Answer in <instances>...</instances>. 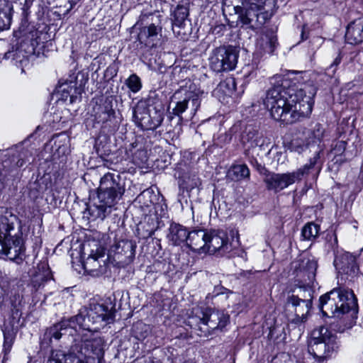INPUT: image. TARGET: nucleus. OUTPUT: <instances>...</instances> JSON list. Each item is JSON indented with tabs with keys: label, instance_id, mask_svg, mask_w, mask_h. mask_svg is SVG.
Masks as SVG:
<instances>
[{
	"label": "nucleus",
	"instance_id": "f3484780",
	"mask_svg": "<svg viewBox=\"0 0 363 363\" xmlns=\"http://www.w3.org/2000/svg\"><path fill=\"white\" fill-rule=\"evenodd\" d=\"M334 264L339 272L354 276L357 274L359 268L356 263V257L349 252L342 253L336 257Z\"/></svg>",
	"mask_w": 363,
	"mask_h": 363
},
{
	"label": "nucleus",
	"instance_id": "8fccbe9b",
	"mask_svg": "<svg viewBox=\"0 0 363 363\" xmlns=\"http://www.w3.org/2000/svg\"><path fill=\"white\" fill-rule=\"evenodd\" d=\"M19 62L21 64L27 63L28 62V59L23 56V59L19 60Z\"/></svg>",
	"mask_w": 363,
	"mask_h": 363
},
{
	"label": "nucleus",
	"instance_id": "6e6552de",
	"mask_svg": "<svg viewBox=\"0 0 363 363\" xmlns=\"http://www.w3.org/2000/svg\"><path fill=\"white\" fill-rule=\"evenodd\" d=\"M319 158L320 152H318L310 159L308 164H306L296 171L284 174H272L268 176L264 180L267 189L278 192L293 184L296 181H300L303 176L309 173L310 169L315 167Z\"/></svg>",
	"mask_w": 363,
	"mask_h": 363
},
{
	"label": "nucleus",
	"instance_id": "c85d7f7f",
	"mask_svg": "<svg viewBox=\"0 0 363 363\" xmlns=\"http://www.w3.org/2000/svg\"><path fill=\"white\" fill-rule=\"evenodd\" d=\"M262 138L261 134L257 130L252 126L245 128L242 135V142L245 145H248V147H254L259 145Z\"/></svg>",
	"mask_w": 363,
	"mask_h": 363
},
{
	"label": "nucleus",
	"instance_id": "c756f323",
	"mask_svg": "<svg viewBox=\"0 0 363 363\" xmlns=\"http://www.w3.org/2000/svg\"><path fill=\"white\" fill-rule=\"evenodd\" d=\"M250 169L246 164H235L231 167L228 177L234 181H240L250 177Z\"/></svg>",
	"mask_w": 363,
	"mask_h": 363
},
{
	"label": "nucleus",
	"instance_id": "1a4fd4ad",
	"mask_svg": "<svg viewBox=\"0 0 363 363\" xmlns=\"http://www.w3.org/2000/svg\"><path fill=\"white\" fill-rule=\"evenodd\" d=\"M195 313L199 329L203 333L200 335L207 336L215 330H222L229 320V315L223 311L211 308H197Z\"/></svg>",
	"mask_w": 363,
	"mask_h": 363
},
{
	"label": "nucleus",
	"instance_id": "2eb2a0df",
	"mask_svg": "<svg viewBox=\"0 0 363 363\" xmlns=\"http://www.w3.org/2000/svg\"><path fill=\"white\" fill-rule=\"evenodd\" d=\"M135 245L130 240H120L114 244L111 252L115 255V259L123 264L131 263L135 255Z\"/></svg>",
	"mask_w": 363,
	"mask_h": 363
},
{
	"label": "nucleus",
	"instance_id": "e433bc0d",
	"mask_svg": "<svg viewBox=\"0 0 363 363\" xmlns=\"http://www.w3.org/2000/svg\"><path fill=\"white\" fill-rule=\"evenodd\" d=\"M312 306V303L308 300H305L302 303L294 310L297 319H300L301 321L306 318L308 314L310 309Z\"/></svg>",
	"mask_w": 363,
	"mask_h": 363
},
{
	"label": "nucleus",
	"instance_id": "3c124183",
	"mask_svg": "<svg viewBox=\"0 0 363 363\" xmlns=\"http://www.w3.org/2000/svg\"><path fill=\"white\" fill-rule=\"evenodd\" d=\"M149 193H150V191H149L148 190L144 191L143 192V194H149Z\"/></svg>",
	"mask_w": 363,
	"mask_h": 363
},
{
	"label": "nucleus",
	"instance_id": "de8ad7c7",
	"mask_svg": "<svg viewBox=\"0 0 363 363\" xmlns=\"http://www.w3.org/2000/svg\"><path fill=\"white\" fill-rule=\"evenodd\" d=\"M224 83L226 84L227 85H232L235 86V81L233 79H228Z\"/></svg>",
	"mask_w": 363,
	"mask_h": 363
},
{
	"label": "nucleus",
	"instance_id": "c03bdc74",
	"mask_svg": "<svg viewBox=\"0 0 363 363\" xmlns=\"http://www.w3.org/2000/svg\"><path fill=\"white\" fill-rule=\"evenodd\" d=\"M11 303L13 308H16L21 305L22 297L18 294H13L11 298Z\"/></svg>",
	"mask_w": 363,
	"mask_h": 363
},
{
	"label": "nucleus",
	"instance_id": "6ab92c4d",
	"mask_svg": "<svg viewBox=\"0 0 363 363\" xmlns=\"http://www.w3.org/2000/svg\"><path fill=\"white\" fill-rule=\"evenodd\" d=\"M228 236L223 230H210L207 232L206 253L213 254L227 244Z\"/></svg>",
	"mask_w": 363,
	"mask_h": 363
},
{
	"label": "nucleus",
	"instance_id": "f03ea898",
	"mask_svg": "<svg viewBox=\"0 0 363 363\" xmlns=\"http://www.w3.org/2000/svg\"><path fill=\"white\" fill-rule=\"evenodd\" d=\"M319 308L323 313L329 316L347 315L350 322L341 328L337 329L340 333L345 328H350L355 323L358 311L357 299L352 291L345 289H334L320 298Z\"/></svg>",
	"mask_w": 363,
	"mask_h": 363
},
{
	"label": "nucleus",
	"instance_id": "4c0bfd02",
	"mask_svg": "<svg viewBox=\"0 0 363 363\" xmlns=\"http://www.w3.org/2000/svg\"><path fill=\"white\" fill-rule=\"evenodd\" d=\"M9 161H3L0 164V190L4 188L5 182L10 179L9 175L11 173L13 174L16 172V169H11L9 173H7L9 170H5V168L9 167Z\"/></svg>",
	"mask_w": 363,
	"mask_h": 363
},
{
	"label": "nucleus",
	"instance_id": "412c9836",
	"mask_svg": "<svg viewBox=\"0 0 363 363\" xmlns=\"http://www.w3.org/2000/svg\"><path fill=\"white\" fill-rule=\"evenodd\" d=\"M68 320L70 327L73 328L79 325L80 328L90 332H97L100 330L99 326L92 321L94 320L89 317V313L86 308L80 311L79 314Z\"/></svg>",
	"mask_w": 363,
	"mask_h": 363
},
{
	"label": "nucleus",
	"instance_id": "cd10ccee",
	"mask_svg": "<svg viewBox=\"0 0 363 363\" xmlns=\"http://www.w3.org/2000/svg\"><path fill=\"white\" fill-rule=\"evenodd\" d=\"M11 4L6 0H0V31L9 28L11 21Z\"/></svg>",
	"mask_w": 363,
	"mask_h": 363
},
{
	"label": "nucleus",
	"instance_id": "72a5a7b5",
	"mask_svg": "<svg viewBox=\"0 0 363 363\" xmlns=\"http://www.w3.org/2000/svg\"><path fill=\"white\" fill-rule=\"evenodd\" d=\"M130 91L134 94L138 93L143 86L140 78L136 74H130L125 82Z\"/></svg>",
	"mask_w": 363,
	"mask_h": 363
},
{
	"label": "nucleus",
	"instance_id": "a878e982",
	"mask_svg": "<svg viewBox=\"0 0 363 363\" xmlns=\"http://www.w3.org/2000/svg\"><path fill=\"white\" fill-rule=\"evenodd\" d=\"M188 233L186 229L180 224L172 223L169 228L167 238L174 245H179L187 242Z\"/></svg>",
	"mask_w": 363,
	"mask_h": 363
},
{
	"label": "nucleus",
	"instance_id": "ddd939ff",
	"mask_svg": "<svg viewBox=\"0 0 363 363\" xmlns=\"http://www.w3.org/2000/svg\"><path fill=\"white\" fill-rule=\"evenodd\" d=\"M133 118L135 124L143 130L156 129L163 121L161 114H158L156 118H152L144 105H138L134 108Z\"/></svg>",
	"mask_w": 363,
	"mask_h": 363
},
{
	"label": "nucleus",
	"instance_id": "5701e85b",
	"mask_svg": "<svg viewBox=\"0 0 363 363\" xmlns=\"http://www.w3.org/2000/svg\"><path fill=\"white\" fill-rule=\"evenodd\" d=\"M94 120L98 123H104L114 116L115 111L111 102L105 101L102 104H96L93 108Z\"/></svg>",
	"mask_w": 363,
	"mask_h": 363
},
{
	"label": "nucleus",
	"instance_id": "20e7f679",
	"mask_svg": "<svg viewBox=\"0 0 363 363\" xmlns=\"http://www.w3.org/2000/svg\"><path fill=\"white\" fill-rule=\"evenodd\" d=\"M104 343L100 337L86 340L77 353L65 354L62 351L52 352L48 363H102Z\"/></svg>",
	"mask_w": 363,
	"mask_h": 363
},
{
	"label": "nucleus",
	"instance_id": "473e14b6",
	"mask_svg": "<svg viewBox=\"0 0 363 363\" xmlns=\"http://www.w3.org/2000/svg\"><path fill=\"white\" fill-rule=\"evenodd\" d=\"M4 334V350L5 352H9L11 350L13 340L15 338V332L10 326L4 325L2 329Z\"/></svg>",
	"mask_w": 363,
	"mask_h": 363
},
{
	"label": "nucleus",
	"instance_id": "bb28decb",
	"mask_svg": "<svg viewBox=\"0 0 363 363\" xmlns=\"http://www.w3.org/2000/svg\"><path fill=\"white\" fill-rule=\"evenodd\" d=\"M17 220L16 217L10 215L7 216H0V255L2 254V245L4 240H5V234L6 236H11V232L14 230V221Z\"/></svg>",
	"mask_w": 363,
	"mask_h": 363
},
{
	"label": "nucleus",
	"instance_id": "a19ab883",
	"mask_svg": "<svg viewBox=\"0 0 363 363\" xmlns=\"http://www.w3.org/2000/svg\"><path fill=\"white\" fill-rule=\"evenodd\" d=\"M324 128L320 125L317 124L313 130V136L317 141H320L324 135Z\"/></svg>",
	"mask_w": 363,
	"mask_h": 363
},
{
	"label": "nucleus",
	"instance_id": "b1692460",
	"mask_svg": "<svg viewBox=\"0 0 363 363\" xmlns=\"http://www.w3.org/2000/svg\"><path fill=\"white\" fill-rule=\"evenodd\" d=\"M318 264L314 259L304 258L300 264V276L307 283H313L315 279Z\"/></svg>",
	"mask_w": 363,
	"mask_h": 363
},
{
	"label": "nucleus",
	"instance_id": "7c9ffc66",
	"mask_svg": "<svg viewBox=\"0 0 363 363\" xmlns=\"http://www.w3.org/2000/svg\"><path fill=\"white\" fill-rule=\"evenodd\" d=\"M320 231V226L313 222L307 223L301 230V237L303 240H315Z\"/></svg>",
	"mask_w": 363,
	"mask_h": 363
},
{
	"label": "nucleus",
	"instance_id": "4be33fe9",
	"mask_svg": "<svg viewBox=\"0 0 363 363\" xmlns=\"http://www.w3.org/2000/svg\"><path fill=\"white\" fill-rule=\"evenodd\" d=\"M345 40L347 43L357 45L363 42V16L354 20L347 27Z\"/></svg>",
	"mask_w": 363,
	"mask_h": 363
},
{
	"label": "nucleus",
	"instance_id": "5fc2aeb1",
	"mask_svg": "<svg viewBox=\"0 0 363 363\" xmlns=\"http://www.w3.org/2000/svg\"><path fill=\"white\" fill-rule=\"evenodd\" d=\"M223 294V292H220V293L218 292V293H217V295H220V294Z\"/></svg>",
	"mask_w": 363,
	"mask_h": 363
},
{
	"label": "nucleus",
	"instance_id": "ea45409f",
	"mask_svg": "<svg viewBox=\"0 0 363 363\" xmlns=\"http://www.w3.org/2000/svg\"><path fill=\"white\" fill-rule=\"evenodd\" d=\"M342 56L341 54L339 53L338 55L333 60V63L328 68L329 75H333L335 73L337 67L340 64Z\"/></svg>",
	"mask_w": 363,
	"mask_h": 363
},
{
	"label": "nucleus",
	"instance_id": "f704fd0d",
	"mask_svg": "<svg viewBox=\"0 0 363 363\" xmlns=\"http://www.w3.org/2000/svg\"><path fill=\"white\" fill-rule=\"evenodd\" d=\"M16 157H13L12 160H11L10 159H8V160H5L4 161H9L10 163L9 164V167H6L5 168V170H9V172L7 173H9V172L11 170V169H16V172H14L13 174H12L13 173H11L10 175H9V179L15 177L17 173H18V168H20L21 167H23L24 164H26V162H30V160L29 159H24L23 157H19L18 158L17 161L15 162L16 160Z\"/></svg>",
	"mask_w": 363,
	"mask_h": 363
},
{
	"label": "nucleus",
	"instance_id": "6e6d98bb",
	"mask_svg": "<svg viewBox=\"0 0 363 363\" xmlns=\"http://www.w3.org/2000/svg\"><path fill=\"white\" fill-rule=\"evenodd\" d=\"M164 1H167V0H163Z\"/></svg>",
	"mask_w": 363,
	"mask_h": 363
},
{
	"label": "nucleus",
	"instance_id": "423d86ee",
	"mask_svg": "<svg viewBox=\"0 0 363 363\" xmlns=\"http://www.w3.org/2000/svg\"><path fill=\"white\" fill-rule=\"evenodd\" d=\"M337 347L336 337L328 328L320 326L311 332L308 351L315 358L324 360L330 357Z\"/></svg>",
	"mask_w": 363,
	"mask_h": 363
},
{
	"label": "nucleus",
	"instance_id": "79ce46f5",
	"mask_svg": "<svg viewBox=\"0 0 363 363\" xmlns=\"http://www.w3.org/2000/svg\"><path fill=\"white\" fill-rule=\"evenodd\" d=\"M286 303L291 304L295 310L302 303V301L299 298V296H296L294 294H292L288 296Z\"/></svg>",
	"mask_w": 363,
	"mask_h": 363
},
{
	"label": "nucleus",
	"instance_id": "9d476101",
	"mask_svg": "<svg viewBox=\"0 0 363 363\" xmlns=\"http://www.w3.org/2000/svg\"><path fill=\"white\" fill-rule=\"evenodd\" d=\"M238 50L232 45L217 48L210 57L211 67L217 72L233 70L238 63Z\"/></svg>",
	"mask_w": 363,
	"mask_h": 363
},
{
	"label": "nucleus",
	"instance_id": "603ef678",
	"mask_svg": "<svg viewBox=\"0 0 363 363\" xmlns=\"http://www.w3.org/2000/svg\"><path fill=\"white\" fill-rule=\"evenodd\" d=\"M224 290L226 291L228 294H232L233 293L231 291L227 290L226 289H225Z\"/></svg>",
	"mask_w": 363,
	"mask_h": 363
},
{
	"label": "nucleus",
	"instance_id": "2f4dec72",
	"mask_svg": "<svg viewBox=\"0 0 363 363\" xmlns=\"http://www.w3.org/2000/svg\"><path fill=\"white\" fill-rule=\"evenodd\" d=\"M67 327H70L69 320H63L54 325L53 327L50 328L48 330V334L50 338L60 340L62 335V331L66 330Z\"/></svg>",
	"mask_w": 363,
	"mask_h": 363
},
{
	"label": "nucleus",
	"instance_id": "a211bd4d",
	"mask_svg": "<svg viewBox=\"0 0 363 363\" xmlns=\"http://www.w3.org/2000/svg\"><path fill=\"white\" fill-rule=\"evenodd\" d=\"M277 44V38L275 32L267 29L260 34L256 42V50L260 55L272 54Z\"/></svg>",
	"mask_w": 363,
	"mask_h": 363
},
{
	"label": "nucleus",
	"instance_id": "864d4df0",
	"mask_svg": "<svg viewBox=\"0 0 363 363\" xmlns=\"http://www.w3.org/2000/svg\"><path fill=\"white\" fill-rule=\"evenodd\" d=\"M354 69H358V67H356L355 63L354 64Z\"/></svg>",
	"mask_w": 363,
	"mask_h": 363
},
{
	"label": "nucleus",
	"instance_id": "49530a36",
	"mask_svg": "<svg viewBox=\"0 0 363 363\" xmlns=\"http://www.w3.org/2000/svg\"><path fill=\"white\" fill-rule=\"evenodd\" d=\"M361 60V56L358 53H351L350 61L351 62H357L359 63Z\"/></svg>",
	"mask_w": 363,
	"mask_h": 363
},
{
	"label": "nucleus",
	"instance_id": "a18cd8bd",
	"mask_svg": "<svg viewBox=\"0 0 363 363\" xmlns=\"http://www.w3.org/2000/svg\"><path fill=\"white\" fill-rule=\"evenodd\" d=\"M345 149V143L343 141H339L336 143L335 147L333 149V152L335 155L342 153Z\"/></svg>",
	"mask_w": 363,
	"mask_h": 363
},
{
	"label": "nucleus",
	"instance_id": "c9c22d12",
	"mask_svg": "<svg viewBox=\"0 0 363 363\" xmlns=\"http://www.w3.org/2000/svg\"><path fill=\"white\" fill-rule=\"evenodd\" d=\"M189 16V9L187 7L179 5L174 12V21L176 26H180Z\"/></svg>",
	"mask_w": 363,
	"mask_h": 363
},
{
	"label": "nucleus",
	"instance_id": "09e8293b",
	"mask_svg": "<svg viewBox=\"0 0 363 363\" xmlns=\"http://www.w3.org/2000/svg\"><path fill=\"white\" fill-rule=\"evenodd\" d=\"M50 278V272L49 271L46 272V274L44 276L43 278H42L43 281H47Z\"/></svg>",
	"mask_w": 363,
	"mask_h": 363
},
{
	"label": "nucleus",
	"instance_id": "58836bf2",
	"mask_svg": "<svg viewBox=\"0 0 363 363\" xmlns=\"http://www.w3.org/2000/svg\"><path fill=\"white\" fill-rule=\"evenodd\" d=\"M295 296H299V298L301 299L302 302H303L305 300H308L312 303L313 295L312 290L311 289L300 287Z\"/></svg>",
	"mask_w": 363,
	"mask_h": 363
},
{
	"label": "nucleus",
	"instance_id": "39448f33",
	"mask_svg": "<svg viewBox=\"0 0 363 363\" xmlns=\"http://www.w3.org/2000/svg\"><path fill=\"white\" fill-rule=\"evenodd\" d=\"M277 0H243L242 6H235L238 20L248 28L255 30L265 23L272 14L265 11L267 4H275Z\"/></svg>",
	"mask_w": 363,
	"mask_h": 363
},
{
	"label": "nucleus",
	"instance_id": "37998d69",
	"mask_svg": "<svg viewBox=\"0 0 363 363\" xmlns=\"http://www.w3.org/2000/svg\"><path fill=\"white\" fill-rule=\"evenodd\" d=\"M21 53V51L20 50L9 51L4 54V58L6 60L13 59L18 61V58L20 57Z\"/></svg>",
	"mask_w": 363,
	"mask_h": 363
},
{
	"label": "nucleus",
	"instance_id": "f8f14e48",
	"mask_svg": "<svg viewBox=\"0 0 363 363\" xmlns=\"http://www.w3.org/2000/svg\"><path fill=\"white\" fill-rule=\"evenodd\" d=\"M69 78V80L60 84L57 91L61 93L62 99L67 101L69 98V102L72 104L82 94L87 79L81 73H78L75 77L70 76Z\"/></svg>",
	"mask_w": 363,
	"mask_h": 363
},
{
	"label": "nucleus",
	"instance_id": "0eeeda50",
	"mask_svg": "<svg viewBox=\"0 0 363 363\" xmlns=\"http://www.w3.org/2000/svg\"><path fill=\"white\" fill-rule=\"evenodd\" d=\"M203 94V91L201 90L195 83L191 82L188 86L181 88L173 96V99L178 101L172 108V113L181 117L182 114L189 108L191 115L194 116L201 106Z\"/></svg>",
	"mask_w": 363,
	"mask_h": 363
},
{
	"label": "nucleus",
	"instance_id": "aec40b11",
	"mask_svg": "<svg viewBox=\"0 0 363 363\" xmlns=\"http://www.w3.org/2000/svg\"><path fill=\"white\" fill-rule=\"evenodd\" d=\"M207 232L206 229H197L189 232L187 246L192 251L205 254Z\"/></svg>",
	"mask_w": 363,
	"mask_h": 363
},
{
	"label": "nucleus",
	"instance_id": "f257e3e1",
	"mask_svg": "<svg viewBox=\"0 0 363 363\" xmlns=\"http://www.w3.org/2000/svg\"><path fill=\"white\" fill-rule=\"evenodd\" d=\"M272 80L273 86L267 91L264 105L274 119L292 123L310 116L313 103L305 91L290 86L289 81L281 76H276Z\"/></svg>",
	"mask_w": 363,
	"mask_h": 363
},
{
	"label": "nucleus",
	"instance_id": "9b49d317",
	"mask_svg": "<svg viewBox=\"0 0 363 363\" xmlns=\"http://www.w3.org/2000/svg\"><path fill=\"white\" fill-rule=\"evenodd\" d=\"M3 243V252L0 258H7L18 264L21 263L25 257V248L21 236L18 233L6 236V233Z\"/></svg>",
	"mask_w": 363,
	"mask_h": 363
},
{
	"label": "nucleus",
	"instance_id": "dca6fc26",
	"mask_svg": "<svg viewBox=\"0 0 363 363\" xmlns=\"http://www.w3.org/2000/svg\"><path fill=\"white\" fill-rule=\"evenodd\" d=\"M94 320L101 328L106 324L112 323L114 319V313L108 309V306L100 303H90L88 308H86Z\"/></svg>",
	"mask_w": 363,
	"mask_h": 363
},
{
	"label": "nucleus",
	"instance_id": "4468645a",
	"mask_svg": "<svg viewBox=\"0 0 363 363\" xmlns=\"http://www.w3.org/2000/svg\"><path fill=\"white\" fill-rule=\"evenodd\" d=\"M162 36V26L160 23H151L140 28L138 40L140 44L148 48H155L160 45Z\"/></svg>",
	"mask_w": 363,
	"mask_h": 363
},
{
	"label": "nucleus",
	"instance_id": "7ed1b4c3",
	"mask_svg": "<svg viewBox=\"0 0 363 363\" xmlns=\"http://www.w3.org/2000/svg\"><path fill=\"white\" fill-rule=\"evenodd\" d=\"M125 193V185L121 177L112 173L106 174L100 181L98 188V201L94 203L92 213L104 220L118 203Z\"/></svg>",
	"mask_w": 363,
	"mask_h": 363
},
{
	"label": "nucleus",
	"instance_id": "393cba45",
	"mask_svg": "<svg viewBox=\"0 0 363 363\" xmlns=\"http://www.w3.org/2000/svg\"><path fill=\"white\" fill-rule=\"evenodd\" d=\"M105 254L104 249L101 247H97L96 251H91L88 257L83 262V267L87 273L94 274L97 272L101 268V264L99 261V258L104 257Z\"/></svg>",
	"mask_w": 363,
	"mask_h": 363
}]
</instances>
